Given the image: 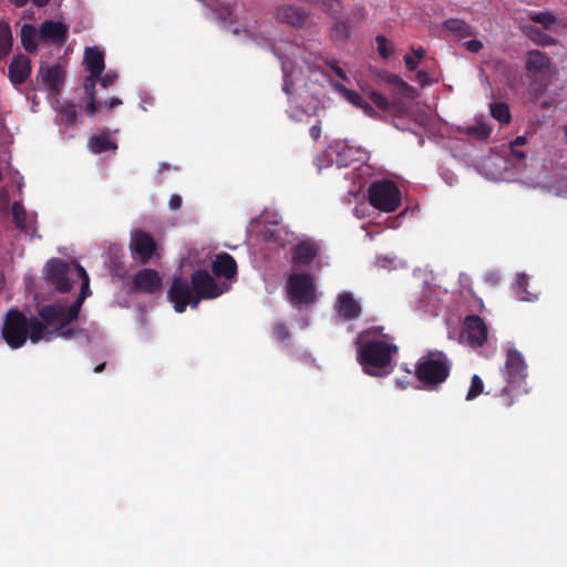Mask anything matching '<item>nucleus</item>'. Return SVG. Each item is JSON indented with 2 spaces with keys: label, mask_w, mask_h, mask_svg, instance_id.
<instances>
[{
  "label": "nucleus",
  "mask_w": 567,
  "mask_h": 567,
  "mask_svg": "<svg viewBox=\"0 0 567 567\" xmlns=\"http://www.w3.org/2000/svg\"><path fill=\"white\" fill-rule=\"evenodd\" d=\"M334 89L342 94V96L352 105H354L358 109H361L365 115L373 116L375 114L374 109L364 101L359 93H357L353 90L347 89L342 84H336Z\"/></svg>",
  "instance_id": "obj_26"
},
{
  "label": "nucleus",
  "mask_w": 567,
  "mask_h": 567,
  "mask_svg": "<svg viewBox=\"0 0 567 567\" xmlns=\"http://www.w3.org/2000/svg\"><path fill=\"white\" fill-rule=\"evenodd\" d=\"M12 48V33L10 25L6 22H0V60H3L11 51Z\"/></svg>",
  "instance_id": "obj_31"
},
{
  "label": "nucleus",
  "mask_w": 567,
  "mask_h": 567,
  "mask_svg": "<svg viewBox=\"0 0 567 567\" xmlns=\"http://www.w3.org/2000/svg\"><path fill=\"white\" fill-rule=\"evenodd\" d=\"M216 19L219 23H233V11L228 6L218 7L215 10Z\"/></svg>",
  "instance_id": "obj_43"
},
{
  "label": "nucleus",
  "mask_w": 567,
  "mask_h": 567,
  "mask_svg": "<svg viewBox=\"0 0 567 567\" xmlns=\"http://www.w3.org/2000/svg\"><path fill=\"white\" fill-rule=\"evenodd\" d=\"M61 115L66 124H74L78 118V106L73 103L65 104L61 110Z\"/></svg>",
  "instance_id": "obj_40"
},
{
  "label": "nucleus",
  "mask_w": 567,
  "mask_h": 567,
  "mask_svg": "<svg viewBox=\"0 0 567 567\" xmlns=\"http://www.w3.org/2000/svg\"><path fill=\"white\" fill-rule=\"evenodd\" d=\"M369 330L357 337L358 362L363 371L372 377H385L391 373V362L399 349L393 343L381 340H365Z\"/></svg>",
  "instance_id": "obj_1"
},
{
  "label": "nucleus",
  "mask_w": 567,
  "mask_h": 567,
  "mask_svg": "<svg viewBox=\"0 0 567 567\" xmlns=\"http://www.w3.org/2000/svg\"><path fill=\"white\" fill-rule=\"evenodd\" d=\"M130 249L133 258L142 265L147 264L157 250L155 239L148 233L136 230L132 235Z\"/></svg>",
  "instance_id": "obj_13"
},
{
  "label": "nucleus",
  "mask_w": 567,
  "mask_h": 567,
  "mask_svg": "<svg viewBox=\"0 0 567 567\" xmlns=\"http://www.w3.org/2000/svg\"><path fill=\"white\" fill-rule=\"evenodd\" d=\"M444 28L458 39L473 37L475 33L470 24L462 19L451 18L443 22Z\"/></svg>",
  "instance_id": "obj_28"
},
{
  "label": "nucleus",
  "mask_w": 567,
  "mask_h": 567,
  "mask_svg": "<svg viewBox=\"0 0 567 567\" xmlns=\"http://www.w3.org/2000/svg\"><path fill=\"white\" fill-rule=\"evenodd\" d=\"M529 20L540 24L545 30H551L558 23L557 16L550 11L530 12Z\"/></svg>",
  "instance_id": "obj_30"
},
{
  "label": "nucleus",
  "mask_w": 567,
  "mask_h": 567,
  "mask_svg": "<svg viewBox=\"0 0 567 567\" xmlns=\"http://www.w3.org/2000/svg\"><path fill=\"white\" fill-rule=\"evenodd\" d=\"M12 217L16 226L30 235L31 237L37 236V226L33 218H29L23 205L19 202L12 204Z\"/></svg>",
  "instance_id": "obj_24"
},
{
  "label": "nucleus",
  "mask_w": 567,
  "mask_h": 567,
  "mask_svg": "<svg viewBox=\"0 0 567 567\" xmlns=\"http://www.w3.org/2000/svg\"><path fill=\"white\" fill-rule=\"evenodd\" d=\"M413 55L421 61L425 56V50L423 48L414 49Z\"/></svg>",
  "instance_id": "obj_56"
},
{
  "label": "nucleus",
  "mask_w": 567,
  "mask_h": 567,
  "mask_svg": "<svg viewBox=\"0 0 567 567\" xmlns=\"http://www.w3.org/2000/svg\"><path fill=\"white\" fill-rule=\"evenodd\" d=\"M282 89H284V91H285L287 94H290V93H291V90H290V86L288 85V83H285Z\"/></svg>",
  "instance_id": "obj_62"
},
{
  "label": "nucleus",
  "mask_w": 567,
  "mask_h": 567,
  "mask_svg": "<svg viewBox=\"0 0 567 567\" xmlns=\"http://www.w3.org/2000/svg\"><path fill=\"white\" fill-rule=\"evenodd\" d=\"M333 22L330 28V38L334 43H344L351 37L355 27L363 22L367 18V10L364 6L358 4L351 9L347 17L341 13L329 16Z\"/></svg>",
  "instance_id": "obj_7"
},
{
  "label": "nucleus",
  "mask_w": 567,
  "mask_h": 567,
  "mask_svg": "<svg viewBox=\"0 0 567 567\" xmlns=\"http://www.w3.org/2000/svg\"><path fill=\"white\" fill-rule=\"evenodd\" d=\"M212 272L218 278L234 280L238 274L235 258L228 252H219L212 261Z\"/></svg>",
  "instance_id": "obj_19"
},
{
  "label": "nucleus",
  "mask_w": 567,
  "mask_h": 567,
  "mask_svg": "<svg viewBox=\"0 0 567 567\" xmlns=\"http://www.w3.org/2000/svg\"><path fill=\"white\" fill-rule=\"evenodd\" d=\"M464 334L472 348H478L486 342L488 331L483 319L480 316L472 315L465 319Z\"/></svg>",
  "instance_id": "obj_16"
},
{
  "label": "nucleus",
  "mask_w": 567,
  "mask_h": 567,
  "mask_svg": "<svg viewBox=\"0 0 567 567\" xmlns=\"http://www.w3.org/2000/svg\"><path fill=\"white\" fill-rule=\"evenodd\" d=\"M396 383L401 389H405L409 385V382H406V384H402V381L400 380H398Z\"/></svg>",
  "instance_id": "obj_64"
},
{
  "label": "nucleus",
  "mask_w": 567,
  "mask_h": 567,
  "mask_svg": "<svg viewBox=\"0 0 567 567\" xmlns=\"http://www.w3.org/2000/svg\"><path fill=\"white\" fill-rule=\"evenodd\" d=\"M289 299L295 306L310 305L316 300L315 282L308 274H292L287 281Z\"/></svg>",
  "instance_id": "obj_10"
},
{
  "label": "nucleus",
  "mask_w": 567,
  "mask_h": 567,
  "mask_svg": "<svg viewBox=\"0 0 567 567\" xmlns=\"http://www.w3.org/2000/svg\"><path fill=\"white\" fill-rule=\"evenodd\" d=\"M484 383L480 375L474 374L471 379V385L466 394V400L472 401L483 393Z\"/></svg>",
  "instance_id": "obj_37"
},
{
  "label": "nucleus",
  "mask_w": 567,
  "mask_h": 567,
  "mask_svg": "<svg viewBox=\"0 0 567 567\" xmlns=\"http://www.w3.org/2000/svg\"><path fill=\"white\" fill-rule=\"evenodd\" d=\"M369 203L384 213L395 212L401 205V192L395 183L388 179L373 182L368 189Z\"/></svg>",
  "instance_id": "obj_5"
},
{
  "label": "nucleus",
  "mask_w": 567,
  "mask_h": 567,
  "mask_svg": "<svg viewBox=\"0 0 567 567\" xmlns=\"http://www.w3.org/2000/svg\"><path fill=\"white\" fill-rule=\"evenodd\" d=\"M89 147L92 153L101 154L109 151H115L117 148V144L107 133H103L91 136L89 140Z\"/></svg>",
  "instance_id": "obj_27"
},
{
  "label": "nucleus",
  "mask_w": 567,
  "mask_h": 567,
  "mask_svg": "<svg viewBox=\"0 0 567 567\" xmlns=\"http://www.w3.org/2000/svg\"><path fill=\"white\" fill-rule=\"evenodd\" d=\"M451 368L452 363L445 353L430 352L416 362L414 375L421 383V389L435 391L447 380Z\"/></svg>",
  "instance_id": "obj_2"
},
{
  "label": "nucleus",
  "mask_w": 567,
  "mask_h": 567,
  "mask_svg": "<svg viewBox=\"0 0 567 567\" xmlns=\"http://www.w3.org/2000/svg\"><path fill=\"white\" fill-rule=\"evenodd\" d=\"M58 323H47L44 320H40L35 317L28 319V338L33 343H38L40 340H51L55 334Z\"/></svg>",
  "instance_id": "obj_20"
},
{
  "label": "nucleus",
  "mask_w": 567,
  "mask_h": 567,
  "mask_svg": "<svg viewBox=\"0 0 567 567\" xmlns=\"http://www.w3.org/2000/svg\"><path fill=\"white\" fill-rule=\"evenodd\" d=\"M1 333L10 348H21L28 340V318L18 309L9 310Z\"/></svg>",
  "instance_id": "obj_8"
},
{
  "label": "nucleus",
  "mask_w": 567,
  "mask_h": 567,
  "mask_svg": "<svg viewBox=\"0 0 567 567\" xmlns=\"http://www.w3.org/2000/svg\"><path fill=\"white\" fill-rule=\"evenodd\" d=\"M334 310L344 321L355 320L361 316L362 308L351 292H341L337 297Z\"/></svg>",
  "instance_id": "obj_18"
},
{
  "label": "nucleus",
  "mask_w": 567,
  "mask_h": 567,
  "mask_svg": "<svg viewBox=\"0 0 567 567\" xmlns=\"http://www.w3.org/2000/svg\"><path fill=\"white\" fill-rule=\"evenodd\" d=\"M74 270L78 272L76 281H82L79 297H83L84 299H86L91 295L89 275L86 274L83 267L74 268Z\"/></svg>",
  "instance_id": "obj_38"
},
{
  "label": "nucleus",
  "mask_w": 567,
  "mask_h": 567,
  "mask_svg": "<svg viewBox=\"0 0 567 567\" xmlns=\"http://www.w3.org/2000/svg\"><path fill=\"white\" fill-rule=\"evenodd\" d=\"M39 75L45 87L50 93H59L63 82V71L60 65L43 66L39 70Z\"/></svg>",
  "instance_id": "obj_22"
},
{
  "label": "nucleus",
  "mask_w": 567,
  "mask_h": 567,
  "mask_svg": "<svg viewBox=\"0 0 567 567\" xmlns=\"http://www.w3.org/2000/svg\"><path fill=\"white\" fill-rule=\"evenodd\" d=\"M491 115L502 125L508 124L512 120L509 107L504 102H495L489 105Z\"/></svg>",
  "instance_id": "obj_32"
},
{
  "label": "nucleus",
  "mask_w": 567,
  "mask_h": 567,
  "mask_svg": "<svg viewBox=\"0 0 567 567\" xmlns=\"http://www.w3.org/2000/svg\"><path fill=\"white\" fill-rule=\"evenodd\" d=\"M328 65L330 66V69L334 72V74L340 78L341 80L343 81H347L348 78H347V74L344 72V70L342 68L339 66L338 62L337 61H331L328 63Z\"/></svg>",
  "instance_id": "obj_48"
},
{
  "label": "nucleus",
  "mask_w": 567,
  "mask_h": 567,
  "mask_svg": "<svg viewBox=\"0 0 567 567\" xmlns=\"http://www.w3.org/2000/svg\"><path fill=\"white\" fill-rule=\"evenodd\" d=\"M276 19L293 27H300L305 23L307 14L301 7L287 4L277 8Z\"/></svg>",
  "instance_id": "obj_23"
},
{
  "label": "nucleus",
  "mask_w": 567,
  "mask_h": 567,
  "mask_svg": "<svg viewBox=\"0 0 567 567\" xmlns=\"http://www.w3.org/2000/svg\"><path fill=\"white\" fill-rule=\"evenodd\" d=\"M84 63L90 71V75L84 81V89L90 90V87H95L97 79H100L105 69L104 53L97 47L86 48Z\"/></svg>",
  "instance_id": "obj_14"
},
{
  "label": "nucleus",
  "mask_w": 567,
  "mask_h": 567,
  "mask_svg": "<svg viewBox=\"0 0 567 567\" xmlns=\"http://www.w3.org/2000/svg\"><path fill=\"white\" fill-rule=\"evenodd\" d=\"M368 330H369L368 336H369L370 333H373V334H380V336H382L383 327H381V326L372 327V328H370V329H368Z\"/></svg>",
  "instance_id": "obj_58"
},
{
  "label": "nucleus",
  "mask_w": 567,
  "mask_h": 567,
  "mask_svg": "<svg viewBox=\"0 0 567 567\" xmlns=\"http://www.w3.org/2000/svg\"><path fill=\"white\" fill-rule=\"evenodd\" d=\"M465 133L466 135L474 137L476 140L485 141L489 137L492 128L488 124L484 122H478L476 124L467 126Z\"/></svg>",
  "instance_id": "obj_33"
},
{
  "label": "nucleus",
  "mask_w": 567,
  "mask_h": 567,
  "mask_svg": "<svg viewBox=\"0 0 567 567\" xmlns=\"http://www.w3.org/2000/svg\"><path fill=\"white\" fill-rule=\"evenodd\" d=\"M375 43H377L378 52L381 58L388 59L392 54L393 47L389 44L388 39L384 35H382V34L377 35Z\"/></svg>",
  "instance_id": "obj_39"
},
{
  "label": "nucleus",
  "mask_w": 567,
  "mask_h": 567,
  "mask_svg": "<svg viewBox=\"0 0 567 567\" xmlns=\"http://www.w3.org/2000/svg\"><path fill=\"white\" fill-rule=\"evenodd\" d=\"M503 375L511 386H520L528 375L525 358L516 348L511 347L506 351Z\"/></svg>",
  "instance_id": "obj_11"
},
{
  "label": "nucleus",
  "mask_w": 567,
  "mask_h": 567,
  "mask_svg": "<svg viewBox=\"0 0 567 567\" xmlns=\"http://www.w3.org/2000/svg\"><path fill=\"white\" fill-rule=\"evenodd\" d=\"M526 76L529 80V91L535 97H539L549 86L555 66L550 59L539 50H530L526 55Z\"/></svg>",
  "instance_id": "obj_3"
},
{
  "label": "nucleus",
  "mask_w": 567,
  "mask_h": 567,
  "mask_svg": "<svg viewBox=\"0 0 567 567\" xmlns=\"http://www.w3.org/2000/svg\"><path fill=\"white\" fill-rule=\"evenodd\" d=\"M392 89L394 94L408 99H413L416 94L415 89L405 82L402 78L398 80L396 84Z\"/></svg>",
  "instance_id": "obj_36"
},
{
  "label": "nucleus",
  "mask_w": 567,
  "mask_h": 567,
  "mask_svg": "<svg viewBox=\"0 0 567 567\" xmlns=\"http://www.w3.org/2000/svg\"><path fill=\"white\" fill-rule=\"evenodd\" d=\"M466 49L472 53H477L483 49V43L480 40H470L465 43Z\"/></svg>",
  "instance_id": "obj_49"
},
{
  "label": "nucleus",
  "mask_w": 567,
  "mask_h": 567,
  "mask_svg": "<svg viewBox=\"0 0 567 567\" xmlns=\"http://www.w3.org/2000/svg\"><path fill=\"white\" fill-rule=\"evenodd\" d=\"M117 80V74L115 72H107L106 74H102L97 81L100 82L101 86L109 87L113 85Z\"/></svg>",
  "instance_id": "obj_46"
},
{
  "label": "nucleus",
  "mask_w": 567,
  "mask_h": 567,
  "mask_svg": "<svg viewBox=\"0 0 567 567\" xmlns=\"http://www.w3.org/2000/svg\"><path fill=\"white\" fill-rule=\"evenodd\" d=\"M69 28L63 22L47 20L39 29V39L54 44H63L68 38Z\"/></svg>",
  "instance_id": "obj_21"
},
{
  "label": "nucleus",
  "mask_w": 567,
  "mask_h": 567,
  "mask_svg": "<svg viewBox=\"0 0 567 567\" xmlns=\"http://www.w3.org/2000/svg\"><path fill=\"white\" fill-rule=\"evenodd\" d=\"M272 334L276 340L282 342L290 338V331L288 327L282 322H276L272 326Z\"/></svg>",
  "instance_id": "obj_44"
},
{
  "label": "nucleus",
  "mask_w": 567,
  "mask_h": 567,
  "mask_svg": "<svg viewBox=\"0 0 567 567\" xmlns=\"http://www.w3.org/2000/svg\"><path fill=\"white\" fill-rule=\"evenodd\" d=\"M81 307L72 303L70 307H65L62 303L45 305L39 309L40 319L47 323H58L56 331L59 336L70 338L73 336L74 330L69 324L76 320L80 313Z\"/></svg>",
  "instance_id": "obj_4"
},
{
  "label": "nucleus",
  "mask_w": 567,
  "mask_h": 567,
  "mask_svg": "<svg viewBox=\"0 0 567 567\" xmlns=\"http://www.w3.org/2000/svg\"><path fill=\"white\" fill-rule=\"evenodd\" d=\"M526 136H517L514 141L511 142V150H515V147H520L526 144Z\"/></svg>",
  "instance_id": "obj_53"
},
{
  "label": "nucleus",
  "mask_w": 567,
  "mask_h": 567,
  "mask_svg": "<svg viewBox=\"0 0 567 567\" xmlns=\"http://www.w3.org/2000/svg\"><path fill=\"white\" fill-rule=\"evenodd\" d=\"M502 395L509 396V389H508L507 386H505V388L502 390Z\"/></svg>",
  "instance_id": "obj_63"
},
{
  "label": "nucleus",
  "mask_w": 567,
  "mask_h": 567,
  "mask_svg": "<svg viewBox=\"0 0 567 567\" xmlns=\"http://www.w3.org/2000/svg\"><path fill=\"white\" fill-rule=\"evenodd\" d=\"M47 277L54 288L60 292H69L76 281L78 272L74 268L82 267L78 262H66L62 259L53 258L48 262Z\"/></svg>",
  "instance_id": "obj_9"
},
{
  "label": "nucleus",
  "mask_w": 567,
  "mask_h": 567,
  "mask_svg": "<svg viewBox=\"0 0 567 567\" xmlns=\"http://www.w3.org/2000/svg\"><path fill=\"white\" fill-rule=\"evenodd\" d=\"M378 78H379L380 83H384L391 87H393L396 84L398 80L400 79L399 75H396L394 73H390L388 71L379 72Z\"/></svg>",
  "instance_id": "obj_45"
},
{
  "label": "nucleus",
  "mask_w": 567,
  "mask_h": 567,
  "mask_svg": "<svg viewBox=\"0 0 567 567\" xmlns=\"http://www.w3.org/2000/svg\"><path fill=\"white\" fill-rule=\"evenodd\" d=\"M161 289L162 278L154 269H141L132 277V291L153 295L158 292Z\"/></svg>",
  "instance_id": "obj_15"
},
{
  "label": "nucleus",
  "mask_w": 567,
  "mask_h": 567,
  "mask_svg": "<svg viewBox=\"0 0 567 567\" xmlns=\"http://www.w3.org/2000/svg\"><path fill=\"white\" fill-rule=\"evenodd\" d=\"M85 93L90 100L86 105L85 111H86L87 115L93 116L99 111V106H101L103 104L95 100V87H90V90H85Z\"/></svg>",
  "instance_id": "obj_42"
},
{
  "label": "nucleus",
  "mask_w": 567,
  "mask_h": 567,
  "mask_svg": "<svg viewBox=\"0 0 567 567\" xmlns=\"http://www.w3.org/2000/svg\"><path fill=\"white\" fill-rule=\"evenodd\" d=\"M190 282L195 293L193 308H197L202 300L215 299L230 289L227 282L218 284L205 269H198L192 274Z\"/></svg>",
  "instance_id": "obj_6"
},
{
  "label": "nucleus",
  "mask_w": 567,
  "mask_h": 567,
  "mask_svg": "<svg viewBox=\"0 0 567 567\" xmlns=\"http://www.w3.org/2000/svg\"><path fill=\"white\" fill-rule=\"evenodd\" d=\"M318 252L319 248L315 243L301 241L292 249V261L297 265H310Z\"/></svg>",
  "instance_id": "obj_25"
},
{
  "label": "nucleus",
  "mask_w": 567,
  "mask_h": 567,
  "mask_svg": "<svg viewBox=\"0 0 567 567\" xmlns=\"http://www.w3.org/2000/svg\"><path fill=\"white\" fill-rule=\"evenodd\" d=\"M403 60L409 71H414L419 66L420 61L412 54H405Z\"/></svg>",
  "instance_id": "obj_47"
},
{
  "label": "nucleus",
  "mask_w": 567,
  "mask_h": 567,
  "mask_svg": "<svg viewBox=\"0 0 567 567\" xmlns=\"http://www.w3.org/2000/svg\"><path fill=\"white\" fill-rule=\"evenodd\" d=\"M105 365H106V363H104V362H103V363H101V364H99V365H96V367L94 368V372H95V373H100V372H102V371L105 369Z\"/></svg>",
  "instance_id": "obj_59"
},
{
  "label": "nucleus",
  "mask_w": 567,
  "mask_h": 567,
  "mask_svg": "<svg viewBox=\"0 0 567 567\" xmlns=\"http://www.w3.org/2000/svg\"><path fill=\"white\" fill-rule=\"evenodd\" d=\"M29 0H11L17 7H23L28 3ZM32 3L39 8L44 7L49 3L50 0H31Z\"/></svg>",
  "instance_id": "obj_50"
},
{
  "label": "nucleus",
  "mask_w": 567,
  "mask_h": 567,
  "mask_svg": "<svg viewBox=\"0 0 567 567\" xmlns=\"http://www.w3.org/2000/svg\"><path fill=\"white\" fill-rule=\"evenodd\" d=\"M84 300L85 299L83 297H78L76 300L73 303L82 307Z\"/></svg>",
  "instance_id": "obj_60"
},
{
  "label": "nucleus",
  "mask_w": 567,
  "mask_h": 567,
  "mask_svg": "<svg viewBox=\"0 0 567 567\" xmlns=\"http://www.w3.org/2000/svg\"><path fill=\"white\" fill-rule=\"evenodd\" d=\"M38 38L39 31L32 24L25 23L21 28V42L28 52L33 53L38 50Z\"/></svg>",
  "instance_id": "obj_29"
},
{
  "label": "nucleus",
  "mask_w": 567,
  "mask_h": 567,
  "mask_svg": "<svg viewBox=\"0 0 567 567\" xmlns=\"http://www.w3.org/2000/svg\"><path fill=\"white\" fill-rule=\"evenodd\" d=\"M513 403H514V401L512 399L507 398V399H505L503 405L506 408H509Z\"/></svg>",
  "instance_id": "obj_61"
},
{
  "label": "nucleus",
  "mask_w": 567,
  "mask_h": 567,
  "mask_svg": "<svg viewBox=\"0 0 567 567\" xmlns=\"http://www.w3.org/2000/svg\"><path fill=\"white\" fill-rule=\"evenodd\" d=\"M309 135L313 141H318L321 135L320 124L312 125L309 130Z\"/></svg>",
  "instance_id": "obj_52"
},
{
  "label": "nucleus",
  "mask_w": 567,
  "mask_h": 567,
  "mask_svg": "<svg viewBox=\"0 0 567 567\" xmlns=\"http://www.w3.org/2000/svg\"><path fill=\"white\" fill-rule=\"evenodd\" d=\"M123 102L118 97H112L109 102L104 101L102 104L103 106H109V109H114L118 105H121Z\"/></svg>",
  "instance_id": "obj_54"
},
{
  "label": "nucleus",
  "mask_w": 567,
  "mask_h": 567,
  "mask_svg": "<svg viewBox=\"0 0 567 567\" xmlns=\"http://www.w3.org/2000/svg\"><path fill=\"white\" fill-rule=\"evenodd\" d=\"M182 197L177 194H173L169 198L168 205L172 210H178L182 207Z\"/></svg>",
  "instance_id": "obj_51"
},
{
  "label": "nucleus",
  "mask_w": 567,
  "mask_h": 567,
  "mask_svg": "<svg viewBox=\"0 0 567 567\" xmlns=\"http://www.w3.org/2000/svg\"><path fill=\"white\" fill-rule=\"evenodd\" d=\"M416 78L422 85L426 84L427 74L423 71L417 72Z\"/></svg>",
  "instance_id": "obj_57"
},
{
  "label": "nucleus",
  "mask_w": 567,
  "mask_h": 567,
  "mask_svg": "<svg viewBox=\"0 0 567 567\" xmlns=\"http://www.w3.org/2000/svg\"><path fill=\"white\" fill-rule=\"evenodd\" d=\"M167 298L173 303L176 312L182 313L189 305L193 308V299L195 293L192 282L182 276L174 277L173 282L167 291Z\"/></svg>",
  "instance_id": "obj_12"
},
{
  "label": "nucleus",
  "mask_w": 567,
  "mask_h": 567,
  "mask_svg": "<svg viewBox=\"0 0 567 567\" xmlns=\"http://www.w3.org/2000/svg\"><path fill=\"white\" fill-rule=\"evenodd\" d=\"M371 102L381 111H388L391 106L390 101L381 93L371 91L369 94Z\"/></svg>",
  "instance_id": "obj_41"
},
{
  "label": "nucleus",
  "mask_w": 567,
  "mask_h": 567,
  "mask_svg": "<svg viewBox=\"0 0 567 567\" xmlns=\"http://www.w3.org/2000/svg\"><path fill=\"white\" fill-rule=\"evenodd\" d=\"M514 157L518 161H524L526 158V154L519 150V147H515V150H511Z\"/></svg>",
  "instance_id": "obj_55"
},
{
  "label": "nucleus",
  "mask_w": 567,
  "mask_h": 567,
  "mask_svg": "<svg viewBox=\"0 0 567 567\" xmlns=\"http://www.w3.org/2000/svg\"><path fill=\"white\" fill-rule=\"evenodd\" d=\"M523 30L524 33H526L530 38V40L538 44L548 45L555 42V40L550 35L544 33L539 28L525 25Z\"/></svg>",
  "instance_id": "obj_34"
},
{
  "label": "nucleus",
  "mask_w": 567,
  "mask_h": 567,
  "mask_svg": "<svg viewBox=\"0 0 567 567\" xmlns=\"http://www.w3.org/2000/svg\"><path fill=\"white\" fill-rule=\"evenodd\" d=\"M31 60L25 54H17L12 58L8 68V78L11 84L18 89L31 76Z\"/></svg>",
  "instance_id": "obj_17"
},
{
  "label": "nucleus",
  "mask_w": 567,
  "mask_h": 567,
  "mask_svg": "<svg viewBox=\"0 0 567 567\" xmlns=\"http://www.w3.org/2000/svg\"><path fill=\"white\" fill-rule=\"evenodd\" d=\"M357 150L349 147L347 145H338L337 152V164L339 166L347 167L355 159Z\"/></svg>",
  "instance_id": "obj_35"
}]
</instances>
